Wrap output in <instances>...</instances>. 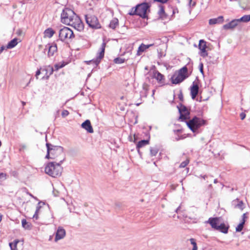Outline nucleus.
I'll list each match as a JSON object with an SVG mask.
<instances>
[{
  "instance_id": "obj_56",
  "label": "nucleus",
  "mask_w": 250,
  "mask_h": 250,
  "mask_svg": "<svg viewBox=\"0 0 250 250\" xmlns=\"http://www.w3.org/2000/svg\"><path fill=\"white\" fill-rule=\"evenodd\" d=\"M1 142L0 141V146H1Z\"/></svg>"
},
{
  "instance_id": "obj_46",
  "label": "nucleus",
  "mask_w": 250,
  "mask_h": 250,
  "mask_svg": "<svg viewBox=\"0 0 250 250\" xmlns=\"http://www.w3.org/2000/svg\"><path fill=\"white\" fill-rule=\"evenodd\" d=\"M200 70L201 73H203V65L202 63L200 65Z\"/></svg>"
},
{
  "instance_id": "obj_32",
  "label": "nucleus",
  "mask_w": 250,
  "mask_h": 250,
  "mask_svg": "<svg viewBox=\"0 0 250 250\" xmlns=\"http://www.w3.org/2000/svg\"><path fill=\"white\" fill-rule=\"evenodd\" d=\"M245 223V220H242L241 223L236 228V231L237 232L241 231L243 228L244 225Z\"/></svg>"
},
{
  "instance_id": "obj_15",
  "label": "nucleus",
  "mask_w": 250,
  "mask_h": 250,
  "mask_svg": "<svg viewBox=\"0 0 250 250\" xmlns=\"http://www.w3.org/2000/svg\"><path fill=\"white\" fill-rule=\"evenodd\" d=\"M239 22L238 19L233 20L228 23L224 24L223 27L225 30L233 29L238 25Z\"/></svg>"
},
{
  "instance_id": "obj_18",
  "label": "nucleus",
  "mask_w": 250,
  "mask_h": 250,
  "mask_svg": "<svg viewBox=\"0 0 250 250\" xmlns=\"http://www.w3.org/2000/svg\"><path fill=\"white\" fill-rule=\"evenodd\" d=\"M82 127L85 129L88 132L92 133L93 132V129L89 120H87L81 125Z\"/></svg>"
},
{
  "instance_id": "obj_47",
  "label": "nucleus",
  "mask_w": 250,
  "mask_h": 250,
  "mask_svg": "<svg viewBox=\"0 0 250 250\" xmlns=\"http://www.w3.org/2000/svg\"><path fill=\"white\" fill-rule=\"evenodd\" d=\"M247 215H246V213H244L242 215V220H245L246 221V219L247 218Z\"/></svg>"
},
{
  "instance_id": "obj_52",
  "label": "nucleus",
  "mask_w": 250,
  "mask_h": 250,
  "mask_svg": "<svg viewBox=\"0 0 250 250\" xmlns=\"http://www.w3.org/2000/svg\"><path fill=\"white\" fill-rule=\"evenodd\" d=\"M206 177H207V176H206V175H204V176H203L202 177H203L204 179H205V178H206Z\"/></svg>"
},
{
  "instance_id": "obj_3",
  "label": "nucleus",
  "mask_w": 250,
  "mask_h": 250,
  "mask_svg": "<svg viewBox=\"0 0 250 250\" xmlns=\"http://www.w3.org/2000/svg\"><path fill=\"white\" fill-rule=\"evenodd\" d=\"M62 164L58 162L49 163L45 167V173L53 177L60 176L62 170Z\"/></svg>"
},
{
  "instance_id": "obj_13",
  "label": "nucleus",
  "mask_w": 250,
  "mask_h": 250,
  "mask_svg": "<svg viewBox=\"0 0 250 250\" xmlns=\"http://www.w3.org/2000/svg\"><path fill=\"white\" fill-rule=\"evenodd\" d=\"M65 230L62 227H59L55 233V242H57L59 240L62 239L65 236Z\"/></svg>"
},
{
  "instance_id": "obj_53",
  "label": "nucleus",
  "mask_w": 250,
  "mask_h": 250,
  "mask_svg": "<svg viewBox=\"0 0 250 250\" xmlns=\"http://www.w3.org/2000/svg\"><path fill=\"white\" fill-rule=\"evenodd\" d=\"M154 92H155V90H153L152 91V95H153L154 94Z\"/></svg>"
},
{
  "instance_id": "obj_25",
  "label": "nucleus",
  "mask_w": 250,
  "mask_h": 250,
  "mask_svg": "<svg viewBox=\"0 0 250 250\" xmlns=\"http://www.w3.org/2000/svg\"><path fill=\"white\" fill-rule=\"evenodd\" d=\"M22 227L26 229H30L32 228L31 224L27 222L24 219L21 220Z\"/></svg>"
},
{
  "instance_id": "obj_38",
  "label": "nucleus",
  "mask_w": 250,
  "mask_h": 250,
  "mask_svg": "<svg viewBox=\"0 0 250 250\" xmlns=\"http://www.w3.org/2000/svg\"><path fill=\"white\" fill-rule=\"evenodd\" d=\"M130 15H137V9L136 7L132 8L130 11L128 13Z\"/></svg>"
},
{
  "instance_id": "obj_37",
  "label": "nucleus",
  "mask_w": 250,
  "mask_h": 250,
  "mask_svg": "<svg viewBox=\"0 0 250 250\" xmlns=\"http://www.w3.org/2000/svg\"><path fill=\"white\" fill-rule=\"evenodd\" d=\"M189 163V160L188 159H187L185 161L182 162L180 165V167H185L186 166H187L188 164Z\"/></svg>"
},
{
  "instance_id": "obj_28",
  "label": "nucleus",
  "mask_w": 250,
  "mask_h": 250,
  "mask_svg": "<svg viewBox=\"0 0 250 250\" xmlns=\"http://www.w3.org/2000/svg\"><path fill=\"white\" fill-rule=\"evenodd\" d=\"M154 77L159 82H161L164 79V76L158 71L154 73Z\"/></svg>"
},
{
  "instance_id": "obj_54",
  "label": "nucleus",
  "mask_w": 250,
  "mask_h": 250,
  "mask_svg": "<svg viewBox=\"0 0 250 250\" xmlns=\"http://www.w3.org/2000/svg\"><path fill=\"white\" fill-rule=\"evenodd\" d=\"M124 96H122V97H121V100H123V99H124Z\"/></svg>"
},
{
  "instance_id": "obj_10",
  "label": "nucleus",
  "mask_w": 250,
  "mask_h": 250,
  "mask_svg": "<svg viewBox=\"0 0 250 250\" xmlns=\"http://www.w3.org/2000/svg\"><path fill=\"white\" fill-rule=\"evenodd\" d=\"M85 21L87 24L92 28H99L100 27L98 20L95 16L91 15H85Z\"/></svg>"
},
{
  "instance_id": "obj_36",
  "label": "nucleus",
  "mask_w": 250,
  "mask_h": 250,
  "mask_svg": "<svg viewBox=\"0 0 250 250\" xmlns=\"http://www.w3.org/2000/svg\"><path fill=\"white\" fill-rule=\"evenodd\" d=\"M125 59L120 58H117L114 60V62L116 63L121 64L124 62Z\"/></svg>"
},
{
  "instance_id": "obj_51",
  "label": "nucleus",
  "mask_w": 250,
  "mask_h": 250,
  "mask_svg": "<svg viewBox=\"0 0 250 250\" xmlns=\"http://www.w3.org/2000/svg\"><path fill=\"white\" fill-rule=\"evenodd\" d=\"M1 219H2V215L0 214V222L1 221Z\"/></svg>"
},
{
  "instance_id": "obj_6",
  "label": "nucleus",
  "mask_w": 250,
  "mask_h": 250,
  "mask_svg": "<svg viewBox=\"0 0 250 250\" xmlns=\"http://www.w3.org/2000/svg\"><path fill=\"white\" fill-rule=\"evenodd\" d=\"M75 37L73 32L69 28L63 26L59 31V38L62 42H68L71 41Z\"/></svg>"
},
{
  "instance_id": "obj_40",
  "label": "nucleus",
  "mask_w": 250,
  "mask_h": 250,
  "mask_svg": "<svg viewBox=\"0 0 250 250\" xmlns=\"http://www.w3.org/2000/svg\"><path fill=\"white\" fill-rule=\"evenodd\" d=\"M16 34L19 36H22L24 35V33L21 29H18L16 31Z\"/></svg>"
},
{
  "instance_id": "obj_20",
  "label": "nucleus",
  "mask_w": 250,
  "mask_h": 250,
  "mask_svg": "<svg viewBox=\"0 0 250 250\" xmlns=\"http://www.w3.org/2000/svg\"><path fill=\"white\" fill-rule=\"evenodd\" d=\"M153 45V44L145 45L144 43H142L138 48L137 55H141L143 52L148 49L149 47L152 46Z\"/></svg>"
},
{
  "instance_id": "obj_4",
  "label": "nucleus",
  "mask_w": 250,
  "mask_h": 250,
  "mask_svg": "<svg viewBox=\"0 0 250 250\" xmlns=\"http://www.w3.org/2000/svg\"><path fill=\"white\" fill-rule=\"evenodd\" d=\"M186 123L188 127L193 133H195L200 127L206 124V121L201 118L194 116L191 119L186 121Z\"/></svg>"
},
{
  "instance_id": "obj_7",
  "label": "nucleus",
  "mask_w": 250,
  "mask_h": 250,
  "mask_svg": "<svg viewBox=\"0 0 250 250\" xmlns=\"http://www.w3.org/2000/svg\"><path fill=\"white\" fill-rule=\"evenodd\" d=\"M187 71V68L185 66L175 73L171 78L172 83L178 84L183 82L188 77Z\"/></svg>"
},
{
  "instance_id": "obj_55",
  "label": "nucleus",
  "mask_w": 250,
  "mask_h": 250,
  "mask_svg": "<svg viewBox=\"0 0 250 250\" xmlns=\"http://www.w3.org/2000/svg\"><path fill=\"white\" fill-rule=\"evenodd\" d=\"M52 239V236H50V238H49V240H51Z\"/></svg>"
},
{
  "instance_id": "obj_34",
  "label": "nucleus",
  "mask_w": 250,
  "mask_h": 250,
  "mask_svg": "<svg viewBox=\"0 0 250 250\" xmlns=\"http://www.w3.org/2000/svg\"><path fill=\"white\" fill-rule=\"evenodd\" d=\"M189 241H190L191 244H192L193 245L192 250H197L198 248L197 246V244H196L195 240L194 238H190L189 239Z\"/></svg>"
},
{
  "instance_id": "obj_11",
  "label": "nucleus",
  "mask_w": 250,
  "mask_h": 250,
  "mask_svg": "<svg viewBox=\"0 0 250 250\" xmlns=\"http://www.w3.org/2000/svg\"><path fill=\"white\" fill-rule=\"evenodd\" d=\"M178 108L180 114L179 120L181 121H185L186 122V121L190 119V112L189 110L186 106L182 105H181L180 107H178Z\"/></svg>"
},
{
  "instance_id": "obj_8",
  "label": "nucleus",
  "mask_w": 250,
  "mask_h": 250,
  "mask_svg": "<svg viewBox=\"0 0 250 250\" xmlns=\"http://www.w3.org/2000/svg\"><path fill=\"white\" fill-rule=\"evenodd\" d=\"M137 15L143 18L146 17V13L149 10V5L147 3H142L136 6Z\"/></svg>"
},
{
  "instance_id": "obj_43",
  "label": "nucleus",
  "mask_w": 250,
  "mask_h": 250,
  "mask_svg": "<svg viewBox=\"0 0 250 250\" xmlns=\"http://www.w3.org/2000/svg\"><path fill=\"white\" fill-rule=\"evenodd\" d=\"M240 116L241 120H244L246 117V114L244 113H241L240 114Z\"/></svg>"
},
{
  "instance_id": "obj_22",
  "label": "nucleus",
  "mask_w": 250,
  "mask_h": 250,
  "mask_svg": "<svg viewBox=\"0 0 250 250\" xmlns=\"http://www.w3.org/2000/svg\"><path fill=\"white\" fill-rule=\"evenodd\" d=\"M233 205L234 208H238L242 210L244 208V205L242 201H239L238 199H236L233 201Z\"/></svg>"
},
{
  "instance_id": "obj_23",
  "label": "nucleus",
  "mask_w": 250,
  "mask_h": 250,
  "mask_svg": "<svg viewBox=\"0 0 250 250\" xmlns=\"http://www.w3.org/2000/svg\"><path fill=\"white\" fill-rule=\"evenodd\" d=\"M239 5L242 8L245 10H250V0H241Z\"/></svg>"
},
{
  "instance_id": "obj_41",
  "label": "nucleus",
  "mask_w": 250,
  "mask_h": 250,
  "mask_svg": "<svg viewBox=\"0 0 250 250\" xmlns=\"http://www.w3.org/2000/svg\"><path fill=\"white\" fill-rule=\"evenodd\" d=\"M190 6H194L195 5L194 1L192 2V0H187Z\"/></svg>"
},
{
  "instance_id": "obj_17",
  "label": "nucleus",
  "mask_w": 250,
  "mask_h": 250,
  "mask_svg": "<svg viewBox=\"0 0 250 250\" xmlns=\"http://www.w3.org/2000/svg\"><path fill=\"white\" fill-rule=\"evenodd\" d=\"M199 86L198 85L193 83L192 86L190 87V94L192 99H194L198 93Z\"/></svg>"
},
{
  "instance_id": "obj_44",
  "label": "nucleus",
  "mask_w": 250,
  "mask_h": 250,
  "mask_svg": "<svg viewBox=\"0 0 250 250\" xmlns=\"http://www.w3.org/2000/svg\"><path fill=\"white\" fill-rule=\"evenodd\" d=\"M155 1L160 2L161 3H166L168 0H154Z\"/></svg>"
},
{
  "instance_id": "obj_48",
  "label": "nucleus",
  "mask_w": 250,
  "mask_h": 250,
  "mask_svg": "<svg viewBox=\"0 0 250 250\" xmlns=\"http://www.w3.org/2000/svg\"><path fill=\"white\" fill-rule=\"evenodd\" d=\"M55 66L56 68V69H58L59 68L62 67L63 65H59V64H56Z\"/></svg>"
},
{
  "instance_id": "obj_31",
  "label": "nucleus",
  "mask_w": 250,
  "mask_h": 250,
  "mask_svg": "<svg viewBox=\"0 0 250 250\" xmlns=\"http://www.w3.org/2000/svg\"><path fill=\"white\" fill-rule=\"evenodd\" d=\"M19 240H15L13 243H9V246L10 247L11 250H16L17 246Z\"/></svg>"
},
{
  "instance_id": "obj_26",
  "label": "nucleus",
  "mask_w": 250,
  "mask_h": 250,
  "mask_svg": "<svg viewBox=\"0 0 250 250\" xmlns=\"http://www.w3.org/2000/svg\"><path fill=\"white\" fill-rule=\"evenodd\" d=\"M118 20L117 18H114L111 21L109 24V27L111 28L114 29L118 25Z\"/></svg>"
},
{
  "instance_id": "obj_2",
  "label": "nucleus",
  "mask_w": 250,
  "mask_h": 250,
  "mask_svg": "<svg viewBox=\"0 0 250 250\" xmlns=\"http://www.w3.org/2000/svg\"><path fill=\"white\" fill-rule=\"evenodd\" d=\"M47 154L45 158L55 160V162L62 163L65 160V154L63 148L61 146H53L49 143H46Z\"/></svg>"
},
{
  "instance_id": "obj_12",
  "label": "nucleus",
  "mask_w": 250,
  "mask_h": 250,
  "mask_svg": "<svg viewBox=\"0 0 250 250\" xmlns=\"http://www.w3.org/2000/svg\"><path fill=\"white\" fill-rule=\"evenodd\" d=\"M53 71V68L50 66H48L47 67H46L45 68H42L41 69V70H38L36 73V78L38 79V76L40 74L42 73V74L46 75L45 78V76H43L42 79H47L49 78V76L52 74Z\"/></svg>"
},
{
  "instance_id": "obj_24",
  "label": "nucleus",
  "mask_w": 250,
  "mask_h": 250,
  "mask_svg": "<svg viewBox=\"0 0 250 250\" xmlns=\"http://www.w3.org/2000/svg\"><path fill=\"white\" fill-rule=\"evenodd\" d=\"M55 34V31L51 28H48L44 32V37L45 38H51Z\"/></svg>"
},
{
  "instance_id": "obj_5",
  "label": "nucleus",
  "mask_w": 250,
  "mask_h": 250,
  "mask_svg": "<svg viewBox=\"0 0 250 250\" xmlns=\"http://www.w3.org/2000/svg\"><path fill=\"white\" fill-rule=\"evenodd\" d=\"M207 222L211 225L212 228L224 233L228 232V227L222 222L220 218H209Z\"/></svg>"
},
{
  "instance_id": "obj_14",
  "label": "nucleus",
  "mask_w": 250,
  "mask_h": 250,
  "mask_svg": "<svg viewBox=\"0 0 250 250\" xmlns=\"http://www.w3.org/2000/svg\"><path fill=\"white\" fill-rule=\"evenodd\" d=\"M207 45L206 42L203 40L199 41V49H200V55L203 57H206L208 56V53L206 51Z\"/></svg>"
},
{
  "instance_id": "obj_35",
  "label": "nucleus",
  "mask_w": 250,
  "mask_h": 250,
  "mask_svg": "<svg viewBox=\"0 0 250 250\" xmlns=\"http://www.w3.org/2000/svg\"><path fill=\"white\" fill-rule=\"evenodd\" d=\"M40 203H39L37 207H36V211H35V214H34L33 215V218H36V219H37L38 218V212L40 209V208H41V206L40 205Z\"/></svg>"
},
{
  "instance_id": "obj_19",
  "label": "nucleus",
  "mask_w": 250,
  "mask_h": 250,
  "mask_svg": "<svg viewBox=\"0 0 250 250\" xmlns=\"http://www.w3.org/2000/svg\"><path fill=\"white\" fill-rule=\"evenodd\" d=\"M224 19L222 16H220L216 18L211 19L209 20V24L213 25L215 24H221L224 22Z\"/></svg>"
},
{
  "instance_id": "obj_21",
  "label": "nucleus",
  "mask_w": 250,
  "mask_h": 250,
  "mask_svg": "<svg viewBox=\"0 0 250 250\" xmlns=\"http://www.w3.org/2000/svg\"><path fill=\"white\" fill-rule=\"evenodd\" d=\"M21 40L20 39L14 38L10 42H8L6 46L7 49H11L15 47L18 43V42H20Z\"/></svg>"
},
{
  "instance_id": "obj_27",
  "label": "nucleus",
  "mask_w": 250,
  "mask_h": 250,
  "mask_svg": "<svg viewBox=\"0 0 250 250\" xmlns=\"http://www.w3.org/2000/svg\"><path fill=\"white\" fill-rule=\"evenodd\" d=\"M149 143V141L148 140H142L141 141H139L137 145V148L138 149V152H140L139 148L141 147H142L147 145H148Z\"/></svg>"
},
{
  "instance_id": "obj_50",
  "label": "nucleus",
  "mask_w": 250,
  "mask_h": 250,
  "mask_svg": "<svg viewBox=\"0 0 250 250\" xmlns=\"http://www.w3.org/2000/svg\"><path fill=\"white\" fill-rule=\"evenodd\" d=\"M217 182H218V181H217V179H215V180H214V183L215 184L217 183Z\"/></svg>"
},
{
  "instance_id": "obj_1",
  "label": "nucleus",
  "mask_w": 250,
  "mask_h": 250,
  "mask_svg": "<svg viewBox=\"0 0 250 250\" xmlns=\"http://www.w3.org/2000/svg\"><path fill=\"white\" fill-rule=\"evenodd\" d=\"M62 23L72 26L79 31L84 29V25L80 18L70 9L65 8L61 14Z\"/></svg>"
},
{
  "instance_id": "obj_42",
  "label": "nucleus",
  "mask_w": 250,
  "mask_h": 250,
  "mask_svg": "<svg viewBox=\"0 0 250 250\" xmlns=\"http://www.w3.org/2000/svg\"><path fill=\"white\" fill-rule=\"evenodd\" d=\"M6 175L5 173H0V178L3 180L6 179Z\"/></svg>"
},
{
  "instance_id": "obj_30",
  "label": "nucleus",
  "mask_w": 250,
  "mask_h": 250,
  "mask_svg": "<svg viewBox=\"0 0 250 250\" xmlns=\"http://www.w3.org/2000/svg\"><path fill=\"white\" fill-rule=\"evenodd\" d=\"M158 14L159 15L161 18L162 19H164L166 17V14L165 12L164 8L163 6H161L159 7V10L158 11Z\"/></svg>"
},
{
  "instance_id": "obj_39",
  "label": "nucleus",
  "mask_w": 250,
  "mask_h": 250,
  "mask_svg": "<svg viewBox=\"0 0 250 250\" xmlns=\"http://www.w3.org/2000/svg\"><path fill=\"white\" fill-rule=\"evenodd\" d=\"M69 114V112L67 110H63L62 112V116L63 118H65Z\"/></svg>"
},
{
  "instance_id": "obj_9",
  "label": "nucleus",
  "mask_w": 250,
  "mask_h": 250,
  "mask_svg": "<svg viewBox=\"0 0 250 250\" xmlns=\"http://www.w3.org/2000/svg\"><path fill=\"white\" fill-rule=\"evenodd\" d=\"M105 45L106 44L105 42H103L102 44L99 51L97 54L96 58L89 61L88 63H93L95 66H97L101 62V60L104 56Z\"/></svg>"
},
{
  "instance_id": "obj_45",
  "label": "nucleus",
  "mask_w": 250,
  "mask_h": 250,
  "mask_svg": "<svg viewBox=\"0 0 250 250\" xmlns=\"http://www.w3.org/2000/svg\"><path fill=\"white\" fill-rule=\"evenodd\" d=\"M6 48V46H2L0 47V54H1L3 51Z\"/></svg>"
},
{
  "instance_id": "obj_16",
  "label": "nucleus",
  "mask_w": 250,
  "mask_h": 250,
  "mask_svg": "<svg viewBox=\"0 0 250 250\" xmlns=\"http://www.w3.org/2000/svg\"><path fill=\"white\" fill-rule=\"evenodd\" d=\"M46 48L48 49V56L50 57L53 56L57 51V44L53 43L52 44H48V46H46Z\"/></svg>"
},
{
  "instance_id": "obj_29",
  "label": "nucleus",
  "mask_w": 250,
  "mask_h": 250,
  "mask_svg": "<svg viewBox=\"0 0 250 250\" xmlns=\"http://www.w3.org/2000/svg\"><path fill=\"white\" fill-rule=\"evenodd\" d=\"M239 22H248L250 21V15H246L238 19Z\"/></svg>"
},
{
  "instance_id": "obj_49",
  "label": "nucleus",
  "mask_w": 250,
  "mask_h": 250,
  "mask_svg": "<svg viewBox=\"0 0 250 250\" xmlns=\"http://www.w3.org/2000/svg\"><path fill=\"white\" fill-rule=\"evenodd\" d=\"M229 0L230 2L238 1L240 4L241 0Z\"/></svg>"
},
{
  "instance_id": "obj_33",
  "label": "nucleus",
  "mask_w": 250,
  "mask_h": 250,
  "mask_svg": "<svg viewBox=\"0 0 250 250\" xmlns=\"http://www.w3.org/2000/svg\"><path fill=\"white\" fill-rule=\"evenodd\" d=\"M150 151L151 156H155L156 155L158 152V149L156 147H151Z\"/></svg>"
}]
</instances>
